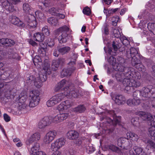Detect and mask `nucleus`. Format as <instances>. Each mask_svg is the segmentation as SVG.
Masks as SVG:
<instances>
[{
	"label": "nucleus",
	"mask_w": 155,
	"mask_h": 155,
	"mask_svg": "<svg viewBox=\"0 0 155 155\" xmlns=\"http://www.w3.org/2000/svg\"><path fill=\"white\" fill-rule=\"evenodd\" d=\"M136 114L143 120L148 121V125L151 126L149 129V134L152 138L155 140V116L153 117L150 114L141 111L136 112Z\"/></svg>",
	"instance_id": "1"
},
{
	"label": "nucleus",
	"mask_w": 155,
	"mask_h": 155,
	"mask_svg": "<svg viewBox=\"0 0 155 155\" xmlns=\"http://www.w3.org/2000/svg\"><path fill=\"white\" fill-rule=\"evenodd\" d=\"M155 94V88L152 85H148L143 87L140 90L134 91L133 94V98L135 100H140L139 97L140 96L143 99L149 98L152 94Z\"/></svg>",
	"instance_id": "2"
},
{
	"label": "nucleus",
	"mask_w": 155,
	"mask_h": 155,
	"mask_svg": "<svg viewBox=\"0 0 155 155\" xmlns=\"http://www.w3.org/2000/svg\"><path fill=\"white\" fill-rule=\"evenodd\" d=\"M28 96L26 92H24L21 93L19 96V106L18 110H19L18 113H24L27 112L26 109L28 107V101L27 100Z\"/></svg>",
	"instance_id": "3"
},
{
	"label": "nucleus",
	"mask_w": 155,
	"mask_h": 155,
	"mask_svg": "<svg viewBox=\"0 0 155 155\" xmlns=\"http://www.w3.org/2000/svg\"><path fill=\"white\" fill-rule=\"evenodd\" d=\"M43 70V71L45 72L44 74H39V76L38 77V83L37 84V82L35 83V85L38 88H40L41 85V82L45 81L47 79V74L49 75L51 73V69L50 64L48 62H45L44 64Z\"/></svg>",
	"instance_id": "4"
},
{
	"label": "nucleus",
	"mask_w": 155,
	"mask_h": 155,
	"mask_svg": "<svg viewBox=\"0 0 155 155\" xmlns=\"http://www.w3.org/2000/svg\"><path fill=\"white\" fill-rule=\"evenodd\" d=\"M124 72H118L115 74V78L117 81H120L122 79L124 80L126 77H133L134 73H135L134 69L131 67H127L123 70Z\"/></svg>",
	"instance_id": "5"
},
{
	"label": "nucleus",
	"mask_w": 155,
	"mask_h": 155,
	"mask_svg": "<svg viewBox=\"0 0 155 155\" xmlns=\"http://www.w3.org/2000/svg\"><path fill=\"white\" fill-rule=\"evenodd\" d=\"M20 2V0H0V2L3 6L10 12H13L16 10V7L13 4L16 5Z\"/></svg>",
	"instance_id": "6"
},
{
	"label": "nucleus",
	"mask_w": 155,
	"mask_h": 155,
	"mask_svg": "<svg viewBox=\"0 0 155 155\" xmlns=\"http://www.w3.org/2000/svg\"><path fill=\"white\" fill-rule=\"evenodd\" d=\"M65 97L69 98H76L80 94L79 90L74 86L67 87L63 88Z\"/></svg>",
	"instance_id": "7"
},
{
	"label": "nucleus",
	"mask_w": 155,
	"mask_h": 155,
	"mask_svg": "<svg viewBox=\"0 0 155 155\" xmlns=\"http://www.w3.org/2000/svg\"><path fill=\"white\" fill-rule=\"evenodd\" d=\"M40 93L38 91L35 90L31 91L30 93V100L28 106L30 107H34L38 105L39 102Z\"/></svg>",
	"instance_id": "8"
},
{
	"label": "nucleus",
	"mask_w": 155,
	"mask_h": 155,
	"mask_svg": "<svg viewBox=\"0 0 155 155\" xmlns=\"http://www.w3.org/2000/svg\"><path fill=\"white\" fill-rule=\"evenodd\" d=\"M108 113L109 115H111L113 117V120L109 117H103L100 118L101 121H102L105 119L107 122L113 125H116L117 124L120 123V120L121 117H117L115 114L113 110H110L108 111Z\"/></svg>",
	"instance_id": "9"
},
{
	"label": "nucleus",
	"mask_w": 155,
	"mask_h": 155,
	"mask_svg": "<svg viewBox=\"0 0 155 155\" xmlns=\"http://www.w3.org/2000/svg\"><path fill=\"white\" fill-rule=\"evenodd\" d=\"M122 82L124 85L126 87V89L128 88V87L133 88H138L140 86L141 84L139 80L133 79L125 78Z\"/></svg>",
	"instance_id": "10"
},
{
	"label": "nucleus",
	"mask_w": 155,
	"mask_h": 155,
	"mask_svg": "<svg viewBox=\"0 0 155 155\" xmlns=\"http://www.w3.org/2000/svg\"><path fill=\"white\" fill-rule=\"evenodd\" d=\"M23 23L25 24V26L29 28H34L37 25L36 18L33 15H29L25 16Z\"/></svg>",
	"instance_id": "11"
},
{
	"label": "nucleus",
	"mask_w": 155,
	"mask_h": 155,
	"mask_svg": "<svg viewBox=\"0 0 155 155\" xmlns=\"http://www.w3.org/2000/svg\"><path fill=\"white\" fill-rule=\"evenodd\" d=\"M132 58L131 63L133 66L135 67L139 71L144 72L145 70L144 66L141 63V62L140 59V56H134Z\"/></svg>",
	"instance_id": "12"
},
{
	"label": "nucleus",
	"mask_w": 155,
	"mask_h": 155,
	"mask_svg": "<svg viewBox=\"0 0 155 155\" xmlns=\"http://www.w3.org/2000/svg\"><path fill=\"white\" fill-rule=\"evenodd\" d=\"M66 140L64 138H59L51 144V149L52 151H57L65 144Z\"/></svg>",
	"instance_id": "13"
},
{
	"label": "nucleus",
	"mask_w": 155,
	"mask_h": 155,
	"mask_svg": "<svg viewBox=\"0 0 155 155\" xmlns=\"http://www.w3.org/2000/svg\"><path fill=\"white\" fill-rule=\"evenodd\" d=\"M57 135V132L54 130L49 131L44 138V142L47 144L51 143L55 137Z\"/></svg>",
	"instance_id": "14"
},
{
	"label": "nucleus",
	"mask_w": 155,
	"mask_h": 155,
	"mask_svg": "<svg viewBox=\"0 0 155 155\" xmlns=\"http://www.w3.org/2000/svg\"><path fill=\"white\" fill-rule=\"evenodd\" d=\"M9 20L13 24L20 28H23L25 26V24L15 16L12 15L10 16L9 18Z\"/></svg>",
	"instance_id": "15"
},
{
	"label": "nucleus",
	"mask_w": 155,
	"mask_h": 155,
	"mask_svg": "<svg viewBox=\"0 0 155 155\" xmlns=\"http://www.w3.org/2000/svg\"><path fill=\"white\" fill-rule=\"evenodd\" d=\"M69 116L68 113H60L53 118L52 121L54 123H60L65 120Z\"/></svg>",
	"instance_id": "16"
},
{
	"label": "nucleus",
	"mask_w": 155,
	"mask_h": 155,
	"mask_svg": "<svg viewBox=\"0 0 155 155\" xmlns=\"http://www.w3.org/2000/svg\"><path fill=\"white\" fill-rule=\"evenodd\" d=\"M126 57L130 58L134 56H139L138 54V49H136L133 47H131L128 50H127L126 51Z\"/></svg>",
	"instance_id": "17"
},
{
	"label": "nucleus",
	"mask_w": 155,
	"mask_h": 155,
	"mask_svg": "<svg viewBox=\"0 0 155 155\" xmlns=\"http://www.w3.org/2000/svg\"><path fill=\"white\" fill-rule=\"evenodd\" d=\"M69 28L67 26V29H64L63 31H62L61 35L59 36L58 39L60 43L62 44L64 43L67 42L68 34L67 32L69 30Z\"/></svg>",
	"instance_id": "18"
},
{
	"label": "nucleus",
	"mask_w": 155,
	"mask_h": 155,
	"mask_svg": "<svg viewBox=\"0 0 155 155\" xmlns=\"http://www.w3.org/2000/svg\"><path fill=\"white\" fill-rule=\"evenodd\" d=\"M50 124L51 123L49 121V117H45L38 123V127L39 129H44L49 124Z\"/></svg>",
	"instance_id": "19"
},
{
	"label": "nucleus",
	"mask_w": 155,
	"mask_h": 155,
	"mask_svg": "<svg viewBox=\"0 0 155 155\" xmlns=\"http://www.w3.org/2000/svg\"><path fill=\"white\" fill-rule=\"evenodd\" d=\"M114 101L116 104L120 105L124 104L126 102V99L124 96L118 94L115 95Z\"/></svg>",
	"instance_id": "20"
},
{
	"label": "nucleus",
	"mask_w": 155,
	"mask_h": 155,
	"mask_svg": "<svg viewBox=\"0 0 155 155\" xmlns=\"http://www.w3.org/2000/svg\"><path fill=\"white\" fill-rule=\"evenodd\" d=\"M15 43V41L13 40L8 38L0 39V44L6 46L11 47Z\"/></svg>",
	"instance_id": "21"
},
{
	"label": "nucleus",
	"mask_w": 155,
	"mask_h": 155,
	"mask_svg": "<svg viewBox=\"0 0 155 155\" xmlns=\"http://www.w3.org/2000/svg\"><path fill=\"white\" fill-rule=\"evenodd\" d=\"M68 138L70 140H75L79 136L78 133L74 130H71L68 131L67 134Z\"/></svg>",
	"instance_id": "22"
},
{
	"label": "nucleus",
	"mask_w": 155,
	"mask_h": 155,
	"mask_svg": "<svg viewBox=\"0 0 155 155\" xmlns=\"http://www.w3.org/2000/svg\"><path fill=\"white\" fill-rule=\"evenodd\" d=\"M22 8L24 13L28 14V15H32V8L28 3H25L23 4Z\"/></svg>",
	"instance_id": "23"
},
{
	"label": "nucleus",
	"mask_w": 155,
	"mask_h": 155,
	"mask_svg": "<svg viewBox=\"0 0 155 155\" xmlns=\"http://www.w3.org/2000/svg\"><path fill=\"white\" fill-rule=\"evenodd\" d=\"M135 153H133L132 155H144L145 153L143 148L136 145H135L133 148Z\"/></svg>",
	"instance_id": "24"
},
{
	"label": "nucleus",
	"mask_w": 155,
	"mask_h": 155,
	"mask_svg": "<svg viewBox=\"0 0 155 155\" xmlns=\"http://www.w3.org/2000/svg\"><path fill=\"white\" fill-rule=\"evenodd\" d=\"M65 97V95H64V91L63 93L58 94L53 96L52 97L53 98L56 104H57L61 102Z\"/></svg>",
	"instance_id": "25"
},
{
	"label": "nucleus",
	"mask_w": 155,
	"mask_h": 155,
	"mask_svg": "<svg viewBox=\"0 0 155 155\" xmlns=\"http://www.w3.org/2000/svg\"><path fill=\"white\" fill-rule=\"evenodd\" d=\"M39 145L37 143H35L34 145L31 148L30 150V155H36L39 151Z\"/></svg>",
	"instance_id": "26"
},
{
	"label": "nucleus",
	"mask_w": 155,
	"mask_h": 155,
	"mask_svg": "<svg viewBox=\"0 0 155 155\" xmlns=\"http://www.w3.org/2000/svg\"><path fill=\"white\" fill-rule=\"evenodd\" d=\"M126 135L127 139L132 140L133 141H137L139 138L138 136L136 134L130 132H127Z\"/></svg>",
	"instance_id": "27"
},
{
	"label": "nucleus",
	"mask_w": 155,
	"mask_h": 155,
	"mask_svg": "<svg viewBox=\"0 0 155 155\" xmlns=\"http://www.w3.org/2000/svg\"><path fill=\"white\" fill-rule=\"evenodd\" d=\"M44 35L41 33L37 32L33 36L34 39L36 41L42 42L44 39Z\"/></svg>",
	"instance_id": "28"
},
{
	"label": "nucleus",
	"mask_w": 155,
	"mask_h": 155,
	"mask_svg": "<svg viewBox=\"0 0 155 155\" xmlns=\"http://www.w3.org/2000/svg\"><path fill=\"white\" fill-rule=\"evenodd\" d=\"M86 110L85 106L83 105H79L77 107L73 109V111L78 113H82L85 111Z\"/></svg>",
	"instance_id": "29"
},
{
	"label": "nucleus",
	"mask_w": 155,
	"mask_h": 155,
	"mask_svg": "<svg viewBox=\"0 0 155 155\" xmlns=\"http://www.w3.org/2000/svg\"><path fill=\"white\" fill-rule=\"evenodd\" d=\"M140 103V100L130 99L127 101V104L130 106H134L139 105Z\"/></svg>",
	"instance_id": "30"
},
{
	"label": "nucleus",
	"mask_w": 155,
	"mask_h": 155,
	"mask_svg": "<svg viewBox=\"0 0 155 155\" xmlns=\"http://www.w3.org/2000/svg\"><path fill=\"white\" fill-rule=\"evenodd\" d=\"M83 147L88 153H92L94 150V148L93 147L92 144L90 143H88L87 145L85 143L83 145Z\"/></svg>",
	"instance_id": "31"
},
{
	"label": "nucleus",
	"mask_w": 155,
	"mask_h": 155,
	"mask_svg": "<svg viewBox=\"0 0 155 155\" xmlns=\"http://www.w3.org/2000/svg\"><path fill=\"white\" fill-rule=\"evenodd\" d=\"M42 57H40L39 55H36L35 56L33 60V63L35 66L39 65L40 66L42 65Z\"/></svg>",
	"instance_id": "32"
},
{
	"label": "nucleus",
	"mask_w": 155,
	"mask_h": 155,
	"mask_svg": "<svg viewBox=\"0 0 155 155\" xmlns=\"http://www.w3.org/2000/svg\"><path fill=\"white\" fill-rule=\"evenodd\" d=\"M65 28V29H67V26L66 25H64L62 27H61L55 30L53 32V35L54 37H57L60 33H61L62 32V31H63L64 29Z\"/></svg>",
	"instance_id": "33"
},
{
	"label": "nucleus",
	"mask_w": 155,
	"mask_h": 155,
	"mask_svg": "<svg viewBox=\"0 0 155 155\" xmlns=\"http://www.w3.org/2000/svg\"><path fill=\"white\" fill-rule=\"evenodd\" d=\"M114 70L119 72H124L123 70L126 68L122 66L120 64H119L117 63H115L112 66ZM127 67H126L127 68Z\"/></svg>",
	"instance_id": "34"
},
{
	"label": "nucleus",
	"mask_w": 155,
	"mask_h": 155,
	"mask_svg": "<svg viewBox=\"0 0 155 155\" xmlns=\"http://www.w3.org/2000/svg\"><path fill=\"white\" fill-rule=\"evenodd\" d=\"M48 21L49 24L53 26H56L58 25V21L57 19L53 17L48 18Z\"/></svg>",
	"instance_id": "35"
},
{
	"label": "nucleus",
	"mask_w": 155,
	"mask_h": 155,
	"mask_svg": "<svg viewBox=\"0 0 155 155\" xmlns=\"http://www.w3.org/2000/svg\"><path fill=\"white\" fill-rule=\"evenodd\" d=\"M72 72L70 69H64L61 72V77L63 78L68 75L70 76Z\"/></svg>",
	"instance_id": "36"
},
{
	"label": "nucleus",
	"mask_w": 155,
	"mask_h": 155,
	"mask_svg": "<svg viewBox=\"0 0 155 155\" xmlns=\"http://www.w3.org/2000/svg\"><path fill=\"white\" fill-rule=\"evenodd\" d=\"M70 50V48L68 46L58 48V51L60 53L64 55L68 53Z\"/></svg>",
	"instance_id": "37"
},
{
	"label": "nucleus",
	"mask_w": 155,
	"mask_h": 155,
	"mask_svg": "<svg viewBox=\"0 0 155 155\" xmlns=\"http://www.w3.org/2000/svg\"><path fill=\"white\" fill-rule=\"evenodd\" d=\"M107 148L109 150L114 152H115L119 153L121 152V150L119 147L113 144L108 145L107 146Z\"/></svg>",
	"instance_id": "38"
},
{
	"label": "nucleus",
	"mask_w": 155,
	"mask_h": 155,
	"mask_svg": "<svg viewBox=\"0 0 155 155\" xmlns=\"http://www.w3.org/2000/svg\"><path fill=\"white\" fill-rule=\"evenodd\" d=\"M66 81L64 79L61 80L59 83H58L55 88V91H58L65 84Z\"/></svg>",
	"instance_id": "39"
},
{
	"label": "nucleus",
	"mask_w": 155,
	"mask_h": 155,
	"mask_svg": "<svg viewBox=\"0 0 155 155\" xmlns=\"http://www.w3.org/2000/svg\"><path fill=\"white\" fill-rule=\"evenodd\" d=\"M127 140V137L126 138L124 137H122L119 138L118 139L117 141L118 145L122 147V146L123 144V146L124 145Z\"/></svg>",
	"instance_id": "40"
},
{
	"label": "nucleus",
	"mask_w": 155,
	"mask_h": 155,
	"mask_svg": "<svg viewBox=\"0 0 155 155\" xmlns=\"http://www.w3.org/2000/svg\"><path fill=\"white\" fill-rule=\"evenodd\" d=\"M38 54L41 57H43L46 55V51L45 48H40L38 50Z\"/></svg>",
	"instance_id": "41"
},
{
	"label": "nucleus",
	"mask_w": 155,
	"mask_h": 155,
	"mask_svg": "<svg viewBox=\"0 0 155 155\" xmlns=\"http://www.w3.org/2000/svg\"><path fill=\"white\" fill-rule=\"evenodd\" d=\"M155 88V87H154ZM155 94H152L150 97L149 98H146L145 100H150L151 101V104L153 107L155 108Z\"/></svg>",
	"instance_id": "42"
},
{
	"label": "nucleus",
	"mask_w": 155,
	"mask_h": 155,
	"mask_svg": "<svg viewBox=\"0 0 155 155\" xmlns=\"http://www.w3.org/2000/svg\"><path fill=\"white\" fill-rule=\"evenodd\" d=\"M120 39L124 45L126 46L130 44L129 41L127 39L126 37L125 36H123L122 37H121Z\"/></svg>",
	"instance_id": "43"
},
{
	"label": "nucleus",
	"mask_w": 155,
	"mask_h": 155,
	"mask_svg": "<svg viewBox=\"0 0 155 155\" xmlns=\"http://www.w3.org/2000/svg\"><path fill=\"white\" fill-rule=\"evenodd\" d=\"M132 124L135 126H137L139 125V119L137 117L133 118L131 120Z\"/></svg>",
	"instance_id": "44"
},
{
	"label": "nucleus",
	"mask_w": 155,
	"mask_h": 155,
	"mask_svg": "<svg viewBox=\"0 0 155 155\" xmlns=\"http://www.w3.org/2000/svg\"><path fill=\"white\" fill-rule=\"evenodd\" d=\"M59 65L58 62L56 60L53 61L52 64V69L53 71H56L57 70Z\"/></svg>",
	"instance_id": "45"
},
{
	"label": "nucleus",
	"mask_w": 155,
	"mask_h": 155,
	"mask_svg": "<svg viewBox=\"0 0 155 155\" xmlns=\"http://www.w3.org/2000/svg\"><path fill=\"white\" fill-rule=\"evenodd\" d=\"M123 146L125 149L131 148L132 146V142L130 140H129V139H127Z\"/></svg>",
	"instance_id": "46"
},
{
	"label": "nucleus",
	"mask_w": 155,
	"mask_h": 155,
	"mask_svg": "<svg viewBox=\"0 0 155 155\" xmlns=\"http://www.w3.org/2000/svg\"><path fill=\"white\" fill-rule=\"evenodd\" d=\"M42 34L45 35L46 36H49L50 34V32L48 29V27L45 26L42 29Z\"/></svg>",
	"instance_id": "47"
},
{
	"label": "nucleus",
	"mask_w": 155,
	"mask_h": 155,
	"mask_svg": "<svg viewBox=\"0 0 155 155\" xmlns=\"http://www.w3.org/2000/svg\"><path fill=\"white\" fill-rule=\"evenodd\" d=\"M147 28L151 32L155 30V23H149L147 24Z\"/></svg>",
	"instance_id": "48"
},
{
	"label": "nucleus",
	"mask_w": 155,
	"mask_h": 155,
	"mask_svg": "<svg viewBox=\"0 0 155 155\" xmlns=\"http://www.w3.org/2000/svg\"><path fill=\"white\" fill-rule=\"evenodd\" d=\"M55 104H56L52 97H51L47 102V105L48 107L53 106Z\"/></svg>",
	"instance_id": "49"
},
{
	"label": "nucleus",
	"mask_w": 155,
	"mask_h": 155,
	"mask_svg": "<svg viewBox=\"0 0 155 155\" xmlns=\"http://www.w3.org/2000/svg\"><path fill=\"white\" fill-rule=\"evenodd\" d=\"M112 47L113 48V50L114 51V53L117 51L118 49L119 48V45L118 44V42L116 41H114L112 44Z\"/></svg>",
	"instance_id": "50"
},
{
	"label": "nucleus",
	"mask_w": 155,
	"mask_h": 155,
	"mask_svg": "<svg viewBox=\"0 0 155 155\" xmlns=\"http://www.w3.org/2000/svg\"><path fill=\"white\" fill-rule=\"evenodd\" d=\"M35 141L39 140L40 138V135L39 133H36L32 134L31 136Z\"/></svg>",
	"instance_id": "51"
},
{
	"label": "nucleus",
	"mask_w": 155,
	"mask_h": 155,
	"mask_svg": "<svg viewBox=\"0 0 155 155\" xmlns=\"http://www.w3.org/2000/svg\"><path fill=\"white\" fill-rule=\"evenodd\" d=\"M46 41L47 44L50 47H52L54 45V43L53 40L52 39L48 38L46 40Z\"/></svg>",
	"instance_id": "52"
},
{
	"label": "nucleus",
	"mask_w": 155,
	"mask_h": 155,
	"mask_svg": "<svg viewBox=\"0 0 155 155\" xmlns=\"http://www.w3.org/2000/svg\"><path fill=\"white\" fill-rule=\"evenodd\" d=\"M83 12L84 14L89 15L91 14V11L90 8L88 7L84 8L83 10Z\"/></svg>",
	"instance_id": "53"
},
{
	"label": "nucleus",
	"mask_w": 155,
	"mask_h": 155,
	"mask_svg": "<svg viewBox=\"0 0 155 155\" xmlns=\"http://www.w3.org/2000/svg\"><path fill=\"white\" fill-rule=\"evenodd\" d=\"M116 58L112 56L110 57L108 59V62L112 65V66H113L115 63H116Z\"/></svg>",
	"instance_id": "54"
},
{
	"label": "nucleus",
	"mask_w": 155,
	"mask_h": 155,
	"mask_svg": "<svg viewBox=\"0 0 155 155\" xmlns=\"http://www.w3.org/2000/svg\"><path fill=\"white\" fill-rule=\"evenodd\" d=\"M85 141H82L81 139H79L76 140L75 144L77 146H78L81 145L82 147H83V145L85 143Z\"/></svg>",
	"instance_id": "55"
},
{
	"label": "nucleus",
	"mask_w": 155,
	"mask_h": 155,
	"mask_svg": "<svg viewBox=\"0 0 155 155\" xmlns=\"http://www.w3.org/2000/svg\"><path fill=\"white\" fill-rule=\"evenodd\" d=\"M62 102L65 106V109L69 108L71 106V103L69 100H67Z\"/></svg>",
	"instance_id": "56"
},
{
	"label": "nucleus",
	"mask_w": 155,
	"mask_h": 155,
	"mask_svg": "<svg viewBox=\"0 0 155 155\" xmlns=\"http://www.w3.org/2000/svg\"><path fill=\"white\" fill-rule=\"evenodd\" d=\"M120 8H111V9H109L108 11V14H113L114 13H116L117 11H119Z\"/></svg>",
	"instance_id": "57"
},
{
	"label": "nucleus",
	"mask_w": 155,
	"mask_h": 155,
	"mask_svg": "<svg viewBox=\"0 0 155 155\" xmlns=\"http://www.w3.org/2000/svg\"><path fill=\"white\" fill-rule=\"evenodd\" d=\"M147 146H149L150 147L155 148V143L152 141L150 140H148L147 142Z\"/></svg>",
	"instance_id": "58"
},
{
	"label": "nucleus",
	"mask_w": 155,
	"mask_h": 155,
	"mask_svg": "<svg viewBox=\"0 0 155 155\" xmlns=\"http://www.w3.org/2000/svg\"><path fill=\"white\" fill-rule=\"evenodd\" d=\"M65 106L62 102L58 106L57 108L58 110L59 111H63L65 110H66L65 108Z\"/></svg>",
	"instance_id": "59"
},
{
	"label": "nucleus",
	"mask_w": 155,
	"mask_h": 155,
	"mask_svg": "<svg viewBox=\"0 0 155 155\" xmlns=\"http://www.w3.org/2000/svg\"><path fill=\"white\" fill-rule=\"evenodd\" d=\"M114 37L117 38H119L121 37L120 31L117 30H115L114 31Z\"/></svg>",
	"instance_id": "60"
},
{
	"label": "nucleus",
	"mask_w": 155,
	"mask_h": 155,
	"mask_svg": "<svg viewBox=\"0 0 155 155\" xmlns=\"http://www.w3.org/2000/svg\"><path fill=\"white\" fill-rule=\"evenodd\" d=\"M113 1V0H102V2L104 4L107 5H110Z\"/></svg>",
	"instance_id": "61"
},
{
	"label": "nucleus",
	"mask_w": 155,
	"mask_h": 155,
	"mask_svg": "<svg viewBox=\"0 0 155 155\" xmlns=\"http://www.w3.org/2000/svg\"><path fill=\"white\" fill-rule=\"evenodd\" d=\"M35 141L33 138L30 137L26 141V144L27 145H30V144H32Z\"/></svg>",
	"instance_id": "62"
},
{
	"label": "nucleus",
	"mask_w": 155,
	"mask_h": 155,
	"mask_svg": "<svg viewBox=\"0 0 155 155\" xmlns=\"http://www.w3.org/2000/svg\"><path fill=\"white\" fill-rule=\"evenodd\" d=\"M4 118L6 122H8L10 120V117L6 114H4L3 115Z\"/></svg>",
	"instance_id": "63"
},
{
	"label": "nucleus",
	"mask_w": 155,
	"mask_h": 155,
	"mask_svg": "<svg viewBox=\"0 0 155 155\" xmlns=\"http://www.w3.org/2000/svg\"><path fill=\"white\" fill-rule=\"evenodd\" d=\"M73 57L74 58V60L72 61H71L70 62H69L68 64L69 65H73L75 64V62L76 61V58H77V54H74L73 55Z\"/></svg>",
	"instance_id": "64"
}]
</instances>
